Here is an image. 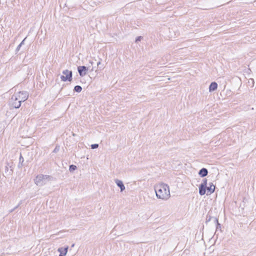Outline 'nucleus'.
I'll return each mask as SVG.
<instances>
[{
    "mask_svg": "<svg viewBox=\"0 0 256 256\" xmlns=\"http://www.w3.org/2000/svg\"><path fill=\"white\" fill-rule=\"evenodd\" d=\"M63 75L60 76V80L62 82H71L72 79V71L68 70H65L62 71Z\"/></svg>",
    "mask_w": 256,
    "mask_h": 256,
    "instance_id": "nucleus-3",
    "label": "nucleus"
},
{
    "mask_svg": "<svg viewBox=\"0 0 256 256\" xmlns=\"http://www.w3.org/2000/svg\"><path fill=\"white\" fill-rule=\"evenodd\" d=\"M77 168L76 166L72 164L70 166L69 170L70 172H72Z\"/></svg>",
    "mask_w": 256,
    "mask_h": 256,
    "instance_id": "nucleus-16",
    "label": "nucleus"
},
{
    "mask_svg": "<svg viewBox=\"0 0 256 256\" xmlns=\"http://www.w3.org/2000/svg\"><path fill=\"white\" fill-rule=\"evenodd\" d=\"M18 96V99L20 100V102H23L26 100L28 98V94L27 92L22 91L14 94Z\"/></svg>",
    "mask_w": 256,
    "mask_h": 256,
    "instance_id": "nucleus-5",
    "label": "nucleus"
},
{
    "mask_svg": "<svg viewBox=\"0 0 256 256\" xmlns=\"http://www.w3.org/2000/svg\"><path fill=\"white\" fill-rule=\"evenodd\" d=\"M18 206H16V207L14 208V209H16V208H18Z\"/></svg>",
    "mask_w": 256,
    "mask_h": 256,
    "instance_id": "nucleus-27",
    "label": "nucleus"
},
{
    "mask_svg": "<svg viewBox=\"0 0 256 256\" xmlns=\"http://www.w3.org/2000/svg\"><path fill=\"white\" fill-rule=\"evenodd\" d=\"M68 250V246L66 248H58V252L60 253L59 256H66Z\"/></svg>",
    "mask_w": 256,
    "mask_h": 256,
    "instance_id": "nucleus-8",
    "label": "nucleus"
},
{
    "mask_svg": "<svg viewBox=\"0 0 256 256\" xmlns=\"http://www.w3.org/2000/svg\"><path fill=\"white\" fill-rule=\"evenodd\" d=\"M218 88V84L216 82H212L210 84V86H209V91L213 92L214 91L217 89Z\"/></svg>",
    "mask_w": 256,
    "mask_h": 256,
    "instance_id": "nucleus-11",
    "label": "nucleus"
},
{
    "mask_svg": "<svg viewBox=\"0 0 256 256\" xmlns=\"http://www.w3.org/2000/svg\"><path fill=\"white\" fill-rule=\"evenodd\" d=\"M200 185H203L204 186H206V185H207V180L206 178H204L202 180V182Z\"/></svg>",
    "mask_w": 256,
    "mask_h": 256,
    "instance_id": "nucleus-17",
    "label": "nucleus"
},
{
    "mask_svg": "<svg viewBox=\"0 0 256 256\" xmlns=\"http://www.w3.org/2000/svg\"><path fill=\"white\" fill-rule=\"evenodd\" d=\"M88 67H86V66H79L78 67V70L79 73V74L81 76H86L87 74V71L88 70Z\"/></svg>",
    "mask_w": 256,
    "mask_h": 256,
    "instance_id": "nucleus-6",
    "label": "nucleus"
},
{
    "mask_svg": "<svg viewBox=\"0 0 256 256\" xmlns=\"http://www.w3.org/2000/svg\"><path fill=\"white\" fill-rule=\"evenodd\" d=\"M58 147L56 146L53 152H56L58 151Z\"/></svg>",
    "mask_w": 256,
    "mask_h": 256,
    "instance_id": "nucleus-23",
    "label": "nucleus"
},
{
    "mask_svg": "<svg viewBox=\"0 0 256 256\" xmlns=\"http://www.w3.org/2000/svg\"><path fill=\"white\" fill-rule=\"evenodd\" d=\"M206 189L208 190V193L209 192L210 194L213 193L215 190V186L212 183H210L208 186H206Z\"/></svg>",
    "mask_w": 256,
    "mask_h": 256,
    "instance_id": "nucleus-9",
    "label": "nucleus"
},
{
    "mask_svg": "<svg viewBox=\"0 0 256 256\" xmlns=\"http://www.w3.org/2000/svg\"><path fill=\"white\" fill-rule=\"evenodd\" d=\"M142 36H138L136 39V42H138L139 41H140L142 39Z\"/></svg>",
    "mask_w": 256,
    "mask_h": 256,
    "instance_id": "nucleus-20",
    "label": "nucleus"
},
{
    "mask_svg": "<svg viewBox=\"0 0 256 256\" xmlns=\"http://www.w3.org/2000/svg\"><path fill=\"white\" fill-rule=\"evenodd\" d=\"M82 90V88L80 86H76L74 88V90L78 92H80Z\"/></svg>",
    "mask_w": 256,
    "mask_h": 256,
    "instance_id": "nucleus-15",
    "label": "nucleus"
},
{
    "mask_svg": "<svg viewBox=\"0 0 256 256\" xmlns=\"http://www.w3.org/2000/svg\"><path fill=\"white\" fill-rule=\"evenodd\" d=\"M98 144H92L91 145V148L92 149H95V148H98Z\"/></svg>",
    "mask_w": 256,
    "mask_h": 256,
    "instance_id": "nucleus-19",
    "label": "nucleus"
},
{
    "mask_svg": "<svg viewBox=\"0 0 256 256\" xmlns=\"http://www.w3.org/2000/svg\"><path fill=\"white\" fill-rule=\"evenodd\" d=\"M206 186L203 185H200L199 186V194L200 196H203L206 194Z\"/></svg>",
    "mask_w": 256,
    "mask_h": 256,
    "instance_id": "nucleus-13",
    "label": "nucleus"
},
{
    "mask_svg": "<svg viewBox=\"0 0 256 256\" xmlns=\"http://www.w3.org/2000/svg\"><path fill=\"white\" fill-rule=\"evenodd\" d=\"M248 84H252V86H254V79L252 78H250L249 80H248Z\"/></svg>",
    "mask_w": 256,
    "mask_h": 256,
    "instance_id": "nucleus-18",
    "label": "nucleus"
},
{
    "mask_svg": "<svg viewBox=\"0 0 256 256\" xmlns=\"http://www.w3.org/2000/svg\"><path fill=\"white\" fill-rule=\"evenodd\" d=\"M212 219L214 220V222L216 223L217 224V228L218 226H220V224L218 223V219L216 217H212L210 216H206V222H210Z\"/></svg>",
    "mask_w": 256,
    "mask_h": 256,
    "instance_id": "nucleus-10",
    "label": "nucleus"
},
{
    "mask_svg": "<svg viewBox=\"0 0 256 256\" xmlns=\"http://www.w3.org/2000/svg\"><path fill=\"white\" fill-rule=\"evenodd\" d=\"M52 180V177L48 175L38 174L34 179V183L38 186H42L46 184L48 182Z\"/></svg>",
    "mask_w": 256,
    "mask_h": 256,
    "instance_id": "nucleus-2",
    "label": "nucleus"
},
{
    "mask_svg": "<svg viewBox=\"0 0 256 256\" xmlns=\"http://www.w3.org/2000/svg\"><path fill=\"white\" fill-rule=\"evenodd\" d=\"M114 182L116 185L118 186L120 188L121 192H122L125 190V186L122 180H119L118 179H116L114 180Z\"/></svg>",
    "mask_w": 256,
    "mask_h": 256,
    "instance_id": "nucleus-7",
    "label": "nucleus"
},
{
    "mask_svg": "<svg viewBox=\"0 0 256 256\" xmlns=\"http://www.w3.org/2000/svg\"><path fill=\"white\" fill-rule=\"evenodd\" d=\"M19 101H20V100L18 99V96L14 94L10 100V104L14 108H18L20 106L22 103Z\"/></svg>",
    "mask_w": 256,
    "mask_h": 256,
    "instance_id": "nucleus-4",
    "label": "nucleus"
},
{
    "mask_svg": "<svg viewBox=\"0 0 256 256\" xmlns=\"http://www.w3.org/2000/svg\"><path fill=\"white\" fill-rule=\"evenodd\" d=\"M24 162V158L22 156V154L20 155L19 158V164H18V168H22L23 166V162Z\"/></svg>",
    "mask_w": 256,
    "mask_h": 256,
    "instance_id": "nucleus-14",
    "label": "nucleus"
},
{
    "mask_svg": "<svg viewBox=\"0 0 256 256\" xmlns=\"http://www.w3.org/2000/svg\"><path fill=\"white\" fill-rule=\"evenodd\" d=\"M94 70V68H92L91 71H93Z\"/></svg>",
    "mask_w": 256,
    "mask_h": 256,
    "instance_id": "nucleus-26",
    "label": "nucleus"
},
{
    "mask_svg": "<svg viewBox=\"0 0 256 256\" xmlns=\"http://www.w3.org/2000/svg\"><path fill=\"white\" fill-rule=\"evenodd\" d=\"M21 46H21V44H19V45L17 46V48H16V52H18V51L20 50V48Z\"/></svg>",
    "mask_w": 256,
    "mask_h": 256,
    "instance_id": "nucleus-21",
    "label": "nucleus"
},
{
    "mask_svg": "<svg viewBox=\"0 0 256 256\" xmlns=\"http://www.w3.org/2000/svg\"><path fill=\"white\" fill-rule=\"evenodd\" d=\"M156 196L158 199L168 200L170 196L169 186L166 184L160 183L154 186Z\"/></svg>",
    "mask_w": 256,
    "mask_h": 256,
    "instance_id": "nucleus-1",
    "label": "nucleus"
},
{
    "mask_svg": "<svg viewBox=\"0 0 256 256\" xmlns=\"http://www.w3.org/2000/svg\"><path fill=\"white\" fill-rule=\"evenodd\" d=\"M26 39V38H24L22 40V42L20 43V44H21V46H22L23 44H24V41H25Z\"/></svg>",
    "mask_w": 256,
    "mask_h": 256,
    "instance_id": "nucleus-22",
    "label": "nucleus"
},
{
    "mask_svg": "<svg viewBox=\"0 0 256 256\" xmlns=\"http://www.w3.org/2000/svg\"><path fill=\"white\" fill-rule=\"evenodd\" d=\"M101 64V62H98V63H97V66H99Z\"/></svg>",
    "mask_w": 256,
    "mask_h": 256,
    "instance_id": "nucleus-24",
    "label": "nucleus"
},
{
    "mask_svg": "<svg viewBox=\"0 0 256 256\" xmlns=\"http://www.w3.org/2000/svg\"><path fill=\"white\" fill-rule=\"evenodd\" d=\"M90 62L91 64L92 65L93 64V62Z\"/></svg>",
    "mask_w": 256,
    "mask_h": 256,
    "instance_id": "nucleus-25",
    "label": "nucleus"
},
{
    "mask_svg": "<svg viewBox=\"0 0 256 256\" xmlns=\"http://www.w3.org/2000/svg\"><path fill=\"white\" fill-rule=\"evenodd\" d=\"M208 171L206 168H202L198 172V174L204 177L207 176Z\"/></svg>",
    "mask_w": 256,
    "mask_h": 256,
    "instance_id": "nucleus-12",
    "label": "nucleus"
}]
</instances>
